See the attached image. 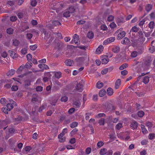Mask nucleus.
Wrapping results in <instances>:
<instances>
[{
    "mask_svg": "<svg viewBox=\"0 0 155 155\" xmlns=\"http://www.w3.org/2000/svg\"><path fill=\"white\" fill-rule=\"evenodd\" d=\"M10 121L8 120H5L0 122V129L3 128L5 130L8 127L7 125L9 124Z\"/></svg>",
    "mask_w": 155,
    "mask_h": 155,
    "instance_id": "obj_1",
    "label": "nucleus"
},
{
    "mask_svg": "<svg viewBox=\"0 0 155 155\" xmlns=\"http://www.w3.org/2000/svg\"><path fill=\"white\" fill-rule=\"evenodd\" d=\"M83 90V86L82 84L78 83V84L75 87V89L74 91V92H75V91H77L79 92H81Z\"/></svg>",
    "mask_w": 155,
    "mask_h": 155,
    "instance_id": "obj_2",
    "label": "nucleus"
},
{
    "mask_svg": "<svg viewBox=\"0 0 155 155\" xmlns=\"http://www.w3.org/2000/svg\"><path fill=\"white\" fill-rule=\"evenodd\" d=\"M73 38L74 43L77 45H79L80 44L79 36L76 34H75Z\"/></svg>",
    "mask_w": 155,
    "mask_h": 155,
    "instance_id": "obj_3",
    "label": "nucleus"
},
{
    "mask_svg": "<svg viewBox=\"0 0 155 155\" xmlns=\"http://www.w3.org/2000/svg\"><path fill=\"white\" fill-rule=\"evenodd\" d=\"M126 35L125 32L122 31L121 33H119L117 37V38L118 40H120L124 38Z\"/></svg>",
    "mask_w": 155,
    "mask_h": 155,
    "instance_id": "obj_4",
    "label": "nucleus"
},
{
    "mask_svg": "<svg viewBox=\"0 0 155 155\" xmlns=\"http://www.w3.org/2000/svg\"><path fill=\"white\" fill-rule=\"evenodd\" d=\"M104 47L102 45H100L97 49L96 53V54H100L103 51Z\"/></svg>",
    "mask_w": 155,
    "mask_h": 155,
    "instance_id": "obj_5",
    "label": "nucleus"
},
{
    "mask_svg": "<svg viewBox=\"0 0 155 155\" xmlns=\"http://www.w3.org/2000/svg\"><path fill=\"white\" fill-rule=\"evenodd\" d=\"M130 40L129 38L127 37H125L123 40L121 41V44L124 45H127L130 43Z\"/></svg>",
    "mask_w": 155,
    "mask_h": 155,
    "instance_id": "obj_6",
    "label": "nucleus"
},
{
    "mask_svg": "<svg viewBox=\"0 0 155 155\" xmlns=\"http://www.w3.org/2000/svg\"><path fill=\"white\" fill-rule=\"evenodd\" d=\"M65 64L67 66H72L74 64V62L71 59H68L65 62Z\"/></svg>",
    "mask_w": 155,
    "mask_h": 155,
    "instance_id": "obj_7",
    "label": "nucleus"
},
{
    "mask_svg": "<svg viewBox=\"0 0 155 155\" xmlns=\"http://www.w3.org/2000/svg\"><path fill=\"white\" fill-rule=\"evenodd\" d=\"M73 104L74 107L76 108H79L81 106V103L79 101H74Z\"/></svg>",
    "mask_w": 155,
    "mask_h": 155,
    "instance_id": "obj_8",
    "label": "nucleus"
},
{
    "mask_svg": "<svg viewBox=\"0 0 155 155\" xmlns=\"http://www.w3.org/2000/svg\"><path fill=\"white\" fill-rule=\"evenodd\" d=\"M106 93L105 90L104 89H102L99 92V96L100 97H103L106 94Z\"/></svg>",
    "mask_w": 155,
    "mask_h": 155,
    "instance_id": "obj_9",
    "label": "nucleus"
},
{
    "mask_svg": "<svg viewBox=\"0 0 155 155\" xmlns=\"http://www.w3.org/2000/svg\"><path fill=\"white\" fill-rule=\"evenodd\" d=\"M120 51V47L118 46H115L112 49V51L115 53H118Z\"/></svg>",
    "mask_w": 155,
    "mask_h": 155,
    "instance_id": "obj_10",
    "label": "nucleus"
},
{
    "mask_svg": "<svg viewBox=\"0 0 155 155\" xmlns=\"http://www.w3.org/2000/svg\"><path fill=\"white\" fill-rule=\"evenodd\" d=\"M137 123L135 121H133L130 125V127L134 129L137 128Z\"/></svg>",
    "mask_w": 155,
    "mask_h": 155,
    "instance_id": "obj_11",
    "label": "nucleus"
},
{
    "mask_svg": "<svg viewBox=\"0 0 155 155\" xmlns=\"http://www.w3.org/2000/svg\"><path fill=\"white\" fill-rule=\"evenodd\" d=\"M121 84V80L120 79H117L115 83V88L116 89H118Z\"/></svg>",
    "mask_w": 155,
    "mask_h": 155,
    "instance_id": "obj_12",
    "label": "nucleus"
},
{
    "mask_svg": "<svg viewBox=\"0 0 155 155\" xmlns=\"http://www.w3.org/2000/svg\"><path fill=\"white\" fill-rule=\"evenodd\" d=\"M107 95L109 96L112 95L114 93L113 90L111 87L108 88L107 90Z\"/></svg>",
    "mask_w": 155,
    "mask_h": 155,
    "instance_id": "obj_13",
    "label": "nucleus"
},
{
    "mask_svg": "<svg viewBox=\"0 0 155 155\" xmlns=\"http://www.w3.org/2000/svg\"><path fill=\"white\" fill-rule=\"evenodd\" d=\"M38 67L41 68H43V69H49L48 66L46 64H40L38 65Z\"/></svg>",
    "mask_w": 155,
    "mask_h": 155,
    "instance_id": "obj_14",
    "label": "nucleus"
},
{
    "mask_svg": "<svg viewBox=\"0 0 155 155\" xmlns=\"http://www.w3.org/2000/svg\"><path fill=\"white\" fill-rule=\"evenodd\" d=\"M139 30V29L137 28L136 26H134L131 29L130 32V34H131L132 33V35H133V32H137Z\"/></svg>",
    "mask_w": 155,
    "mask_h": 155,
    "instance_id": "obj_15",
    "label": "nucleus"
},
{
    "mask_svg": "<svg viewBox=\"0 0 155 155\" xmlns=\"http://www.w3.org/2000/svg\"><path fill=\"white\" fill-rule=\"evenodd\" d=\"M9 52L10 53V56L12 57L14 59L16 58L17 55L14 51H9Z\"/></svg>",
    "mask_w": 155,
    "mask_h": 155,
    "instance_id": "obj_16",
    "label": "nucleus"
},
{
    "mask_svg": "<svg viewBox=\"0 0 155 155\" xmlns=\"http://www.w3.org/2000/svg\"><path fill=\"white\" fill-rule=\"evenodd\" d=\"M150 78L149 77L146 76L143 77V82L145 84L148 83L149 81Z\"/></svg>",
    "mask_w": 155,
    "mask_h": 155,
    "instance_id": "obj_17",
    "label": "nucleus"
},
{
    "mask_svg": "<svg viewBox=\"0 0 155 155\" xmlns=\"http://www.w3.org/2000/svg\"><path fill=\"white\" fill-rule=\"evenodd\" d=\"M87 37L90 39H91L94 37V34L92 31H89L87 33Z\"/></svg>",
    "mask_w": 155,
    "mask_h": 155,
    "instance_id": "obj_18",
    "label": "nucleus"
},
{
    "mask_svg": "<svg viewBox=\"0 0 155 155\" xmlns=\"http://www.w3.org/2000/svg\"><path fill=\"white\" fill-rule=\"evenodd\" d=\"M15 71L14 69H12L8 71L7 74L8 76H12L15 73Z\"/></svg>",
    "mask_w": 155,
    "mask_h": 155,
    "instance_id": "obj_19",
    "label": "nucleus"
},
{
    "mask_svg": "<svg viewBox=\"0 0 155 155\" xmlns=\"http://www.w3.org/2000/svg\"><path fill=\"white\" fill-rule=\"evenodd\" d=\"M54 76L56 78L59 79L61 76V73L60 71L56 72L55 73Z\"/></svg>",
    "mask_w": 155,
    "mask_h": 155,
    "instance_id": "obj_20",
    "label": "nucleus"
},
{
    "mask_svg": "<svg viewBox=\"0 0 155 155\" xmlns=\"http://www.w3.org/2000/svg\"><path fill=\"white\" fill-rule=\"evenodd\" d=\"M104 57H106L107 58H102V62L103 64H106L109 61V59L107 58V57H106V56H104Z\"/></svg>",
    "mask_w": 155,
    "mask_h": 155,
    "instance_id": "obj_21",
    "label": "nucleus"
},
{
    "mask_svg": "<svg viewBox=\"0 0 155 155\" xmlns=\"http://www.w3.org/2000/svg\"><path fill=\"white\" fill-rule=\"evenodd\" d=\"M141 128L142 132L143 134H146L148 132V131L145 128V126L143 125H141Z\"/></svg>",
    "mask_w": 155,
    "mask_h": 155,
    "instance_id": "obj_22",
    "label": "nucleus"
},
{
    "mask_svg": "<svg viewBox=\"0 0 155 155\" xmlns=\"http://www.w3.org/2000/svg\"><path fill=\"white\" fill-rule=\"evenodd\" d=\"M152 6L150 4H148L146 7V11L148 12L151 10L152 8Z\"/></svg>",
    "mask_w": 155,
    "mask_h": 155,
    "instance_id": "obj_23",
    "label": "nucleus"
},
{
    "mask_svg": "<svg viewBox=\"0 0 155 155\" xmlns=\"http://www.w3.org/2000/svg\"><path fill=\"white\" fill-rule=\"evenodd\" d=\"M25 68L24 65H21L20 68H19L17 71V72L18 74H20L21 72Z\"/></svg>",
    "mask_w": 155,
    "mask_h": 155,
    "instance_id": "obj_24",
    "label": "nucleus"
},
{
    "mask_svg": "<svg viewBox=\"0 0 155 155\" xmlns=\"http://www.w3.org/2000/svg\"><path fill=\"white\" fill-rule=\"evenodd\" d=\"M6 107L9 111H10L13 108V106L11 103H9L7 104Z\"/></svg>",
    "mask_w": 155,
    "mask_h": 155,
    "instance_id": "obj_25",
    "label": "nucleus"
},
{
    "mask_svg": "<svg viewBox=\"0 0 155 155\" xmlns=\"http://www.w3.org/2000/svg\"><path fill=\"white\" fill-rule=\"evenodd\" d=\"M2 111L4 112L5 114H8L9 110L6 107H4L2 108Z\"/></svg>",
    "mask_w": 155,
    "mask_h": 155,
    "instance_id": "obj_26",
    "label": "nucleus"
},
{
    "mask_svg": "<svg viewBox=\"0 0 155 155\" xmlns=\"http://www.w3.org/2000/svg\"><path fill=\"white\" fill-rule=\"evenodd\" d=\"M104 84L103 83L97 82L96 85V87L99 88H101L103 86Z\"/></svg>",
    "mask_w": 155,
    "mask_h": 155,
    "instance_id": "obj_27",
    "label": "nucleus"
},
{
    "mask_svg": "<svg viewBox=\"0 0 155 155\" xmlns=\"http://www.w3.org/2000/svg\"><path fill=\"white\" fill-rule=\"evenodd\" d=\"M38 100L37 97L36 95H33V97L32 98L31 101L33 103H34L36 102Z\"/></svg>",
    "mask_w": 155,
    "mask_h": 155,
    "instance_id": "obj_28",
    "label": "nucleus"
},
{
    "mask_svg": "<svg viewBox=\"0 0 155 155\" xmlns=\"http://www.w3.org/2000/svg\"><path fill=\"white\" fill-rule=\"evenodd\" d=\"M107 150L106 148L101 149L100 151V154L101 155H104L106 154Z\"/></svg>",
    "mask_w": 155,
    "mask_h": 155,
    "instance_id": "obj_29",
    "label": "nucleus"
},
{
    "mask_svg": "<svg viewBox=\"0 0 155 155\" xmlns=\"http://www.w3.org/2000/svg\"><path fill=\"white\" fill-rule=\"evenodd\" d=\"M78 125V123L76 122H74L70 124V127H71L73 128L77 127Z\"/></svg>",
    "mask_w": 155,
    "mask_h": 155,
    "instance_id": "obj_30",
    "label": "nucleus"
},
{
    "mask_svg": "<svg viewBox=\"0 0 155 155\" xmlns=\"http://www.w3.org/2000/svg\"><path fill=\"white\" fill-rule=\"evenodd\" d=\"M123 19L122 18H117L116 20V22L119 25L120 24L123 23Z\"/></svg>",
    "mask_w": 155,
    "mask_h": 155,
    "instance_id": "obj_31",
    "label": "nucleus"
},
{
    "mask_svg": "<svg viewBox=\"0 0 155 155\" xmlns=\"http://www.w3.org/2000/svg\"><path fill=\"white\" fill-rule=\"evenodd\" d=\"M99 124L100 125H104L105 124V119L103 118H101L99 121Z\"/></svg>",
    "mask_w": 155,
    "mask_h": 155,
    "instance_id": "obj_32",
    "label": "nucleus"
},
{
    "mask_svg": "<svg viewBox=\"0 0 155 155\" xmlns=\"http://www.w3.org/2000/svg\"><path fill=\"white\" fill-rule=\"evenodd\" d=\"M13 44L15 46H17L19 44V42L17 39H15L12 40Z\"/></svg>",
    "mask_w": 155,
    "mask_h": 155,
    "instance_id": "obj_33",
    "label": "nucleus"
},
{
    "mask_svg": "<svg viewBox=\"0 0 155 155\" xmlns=\"http://www.w3.org/2000/svg\"><path fill=\"white\" fill-rule=\"evenodd\" d=\"M137 115L139 117H141L144 115V113L143 111L140 110L138 112Z\"/></svg>",
    "mask_w": 155,
    "mask_h": 155,
    "instance_id": "obj_34",
    "label": "nucleus"
},
{
    "mask_svg": "<svg viewBox=\"0 0 155 155\" xmlns=\"http://www.w3.org/2000/svg\"><path fill=\"white\" fill-rule=\"evenodd\" d=\"M13 31V29L11 28H9L6 30L7 33L9 35L12 34Z\"/></svg>",
    "mask_w": 155,
    "mask_h": 155,
    "instance_id": "obj_35",
    "label": "nucleus"
},
{
    "mask_svg": "<svg viewBox=\"0 0 155 155\" xmlns=\"http://www.w3.org/2000/svg\"><path fill=\"white\" fill-rule=\"evenodd\" d=\"M70 13L68 11L65 12L63 14V16L66 18L69 17L70 16Z\"/></svg>",
    "mask_w": 155,
    "mask_h": 155,
    "instance_id": "obj_36",
    "label": "nucleus"
},
{
    "mask_svg": "<svg viewBox=\"0 0 155 155\" xmlns=\"http://www.w3.org/2000/svg\"><path fill=\"white\" fill-rule=\"evenodd\" d=\"M128 66L127 64H124L121 66L119 69L120 70H122L127 67Z\"/></svg>",
    "mask_w": 155,
    "mask_h": 155,
    "instance_id": "obj_37",
    "label": "nucleus"
},
{
    "mask_svg": "<svg viewBox=\"0 0 155 155\" xmlns=\"http://www.w3.org/2000/svg\"><path fill=\"white\" fill-rule=\"evenodd\" d=\"M148 25L150 28H153L155 26L154 22L153 21H150L149 24Z\"/></svg>",
    "mask_w": 155,
    "mask_h": 155,
    "instance_id": "obj_38",
    "label": "nucleus"
},
{
    "mask_svg": "<svg viewBox=\"0 0 155 155\" xmlns=\"http://www.w3.org/2000/svg\"><path fill=\"white\" fill-rule=\"evenodd\" d=\"M68 99V98L66 96H63L61 98V101L65 102H66Z\"/></svg>",
    "mask_w": 155,
    "mask_h": 155,
    "instance_id": "obj_39",
    "label": "nucleus"
},
{
    "mask_svg": "<svg viewBox=\"0 0 155 155\" xmlns=\"http://www.w3.org/2000/svg\"><path fill=\"white\" fill-rule=\"evenodd\" d=\"M37 3V2L36 0H34L31 1L30 4L32 6L35 7Z\"/></svg>",
    "mask_w": 155,
    "mask_h": 155,
    "instance_id": "obj_40",
    "label": "nucleus"
},
{
    "mask_svg": "<svg viewBox=\"0 0 155 155\" xmlns=\"http://www.w3.org/2000/svg\"><path fill=\"white\" fill-rule=\"evenodd\" d=\"M75 10V9L74 7L71 6L69 8V9L68 10V11L70 13H72L74 12Z\"/></svg>",
    "mask_w": 155,
    "mask_h": 155,
    "instance_id": "obj_41",
    "label": "nucleus"
},
{
    "mask_svg": "<svg viewBox=\"0 0 155 155\" xmlns=\"http://www.w3.org/2000/svg\"><path fill=\"white\" fill-rule=\"evenodd\" d=\"M137 55L138 52L137 51H134L131 53V57L132 58H135Z\"/></svg>",
    "mask_w": 155,
    "mask_h": 155,
    "instance_id": "obj_42",
    "label": "nucleus"
},
{
    "mask_svg": "<svg viewBox=\"0 0 155 155\" xmlns=\"http://www.w3.org/2000/svg\"><path fill=\"white\" fill-rule=\"evenodd\" d=\"M7 102V101L4 98H2L1 99V103L3 105L5 104Z\"/></svg>",
    "mask_w": 155,
    "mask_h": 155,
    "instance_id": "obj_43",
    "label": "nucleus"
},
{
    "mask_svg": "<svg viewBox=\"0 0 155 155\" xmlns=\"http://www.w3.org/2000/svg\"><path fill=\"white\" fill-rule=\"evenodd\" d=\"M115 38L114 37H111L110 38H109L107 39V40H108V43H110L112 42H113L115 40Z\"/></svg>",
    "mask_w": 155,
    "mask_h": 155,
    "instance_id": "obj_44",
    "label": "nucleus"
},
{
    "mask_svg": "<svg viewBox=\"0 0 155 155\" xmlns=\"http://www.w3.org/2000/svg\"><path fill=\"white\" fill-rule=\"evenodd\" d=\"M47 106V105H43L42 106L39 107V109L38 110V112H41V111H42V110L45 109V108H46Z\"/></svg>",
    "mask_w": 155,
    "mask_h": 155,
    "instance_id": "obj_45",
    "label": "nucleus"
},
{
    "mask_svg": "<svg viewBox=\"0 0 155 155\" xmlns=\"http://www.w3.org/2000/svg\"><path fill=\"white\" fill-rule=\"evenodd\" d=\"M10 20L12 21H15L17 20V17L15 16H12L10 17Z\"/></svg>",
    "mask_w": 155,
    "mask_h": 155,
    "instance_id": "obj_46",
    "label": "nucleus"
},
{
    "mask_svg": "<svg viewBox=\"0 0 155 155\" xmlns=\"http://www.w3.org/2000/svg\"><path fill=\"white\" fill-rule=\"evenodd\" d=\"M104 144V143L101 141H99L97 144V146L99 148H100Z\"/></svg>",
    "mask_w": 155,
    "mask_h": 155,
    "instance_id": "obj_47",
    "label": "nucleus"
},
{
    "mask_svg": "<svg viewBox=\"0 0 155 155\" xmlns=\"http://www.w3.org/2000/svg\"><path fill=\"white\" fill-rule=\"evenodd\" d=\"M155 137V135L153 133L150 134L148 136V138L150 140L153 139Z\"/></svg>",
    "mask_w": 155,
    "mask_h": 155,
    "instance_id": "obj_48",
    "label": "nucleus"
},
{
    "mask_svg": "<svg viewBox=\"0 0 155 155\" xmlns=\"http://www.w3.org/2000/svg\"><path fill=\"white\" fill-rule=\"evenodd\" d=\"M122 127V124L121 123L118 124L116 126V128L117 129L119 130Z\"/></svg>",
    "mask_w": 155,
    "mask_h": 155,
    "instance_id": "obj_49",
    "label": "nucleus"
},
{
    "mask_svg": "<svg viewBox=\"0 0 155 155\" xmlns=\"http://www.w3.org/2000/svg\"><path fill=\"white\" fill-rule=\"evenodd\" d=\"M151 60L150 59H148L147 60H146L145 62V65H146L147 66H150V63H151Z\"/></svg>",
    "mask_w": 155,
    "mask_h": 155,
    "instance_id": "obj_50",
    "label": "nucleus"
},
{
    "mask_svg": "<svg viewBox=\"0 0 155 155\" xmlns=\"http://www.w3.org/2000/svg\"><path fill=\"white\" fill-rule=\"evenodd\" d=\"M37 46L36 45H31L30 46V49L33 51L35 50L37 48Z\"/></svg>",
    "mask_w": 155,
    "mask_h": 155,
    "instance_id": "obj_51",
    "label": "nucleus"
},
{
    "mask_svg": "<svg viewBox=\"0 0 155 155\" xmlns=\"http://www.w3.org/2000/svg\"><path fill=\"white\" fill-rule=\"evenodd\" d=\"M52 24L55 26L61 25V23L58 21H53Z\"/></svg>",
    "mask_w": 155,
    "mask_h": 155,
    "instance_id": "obj_52",
    "label": "nucleus"
},
{
    "mask_svg": "<svg viewBox=\"0 0 155 155\" xmlns=\"http://www.w3.org/2000/svg\"><path fill=\"white\" fill-rule=\"evenodd\" d=\"M27 60L28 61H31L32 57L31 55L30 54H28L27 55Z\"/></svg>",
    "mask_w": 155,
    "mask_h": 155,
    "instance_id": "obj_53",
    "label": "nucleus"
},
{
    "mask_svg": "<svg viewBox=\"0 0 155 155\" xmlns=\"http://www.w3.org/2000/svg\"><path fill=\"white\" fill-rule=\"evenodd\" d=\"M36 90L37 91H42L43 90V87L41 86H38L36 87Z\"/></svg>",
    "mask_w": 155,
    "mask_h": 155,
    "instance_id": "obj_54",
    "label": "nucleus"
},
{
    "mask_svg": "<svg viewBox=\"0 0 155 155\" xmlns=\"http://www.w3.org/2000/svg\"><path fill=\"white\" fill-rule=\"evenodd\" d=\"M27 49L26 48H24L22 49L21 50V53L23 54H25L27 52Z\"/></svg>",
    "mask_w": 155,
    "mask_h": 155,
    "instance_id": "obj_55",
    "label": "nucleus"
},
{
    "mask_svg": "<svg viewBox=\"0 0 155 155\" xmlns=\"http://www.w3.org/2000/svg\"><path fill=\"white\" fill-rule=\"evenodd\" d=\"M75 110V109L74 108H71L68 110V113L69 114H71L74 112Z\"/></svg>",
    "mask_w": 155,
    "mask_h": 155,
    "instance_id": "obj_56",
    "label": "nucleus"
},
{
    "mask_svg": "<svg viewBox=\"0 0 155 155\" xmlns=\"http://www.w3.org/2000/svg\"><path fill=\"white\" fill-rule=\"evenodd\" d=\"M11 89L12 91H16L18 90V86L17 85H13Z\"/></svg>",
    "mask_w": 155,
    "mask_h": 155,
    "instance_id": "obj_57",
    "label": "nucleus"
},
{
    "mask_svg": "<svg viewBox=\"0 0 155 155\" xmlns=\"http://www.w3.org/2000/svg\"><path fill=\"white\" fill-rule=\"evenodd\" d=\"M101 29L103 31H106L107 29V26L104 25H103L101 26Z\"/></svg>",
    "mask_w": 155,
    "mask_h": 155,
    "instance_id": "obj_58",
    "label": "nucleus"
},
{
    "mask_svg": "<svg viewBox=\"0 0 155 155\" xmlns=\"http://www.w3.org/2000/svg\"><path fill=\"white\" fill-rule=\"evenodd\" d=\"M21 120V117H18L17 118H16L15 119V121L19 123Z\"/></svg>",
    "mask_w": 155,
    "mask_h": 155,
    "instance_id": "obj_59",
    "label": "nucleus"
},
{
    "mask_svg": "<svg viewBox=\"0 0 155 155\" xmlns=\"http://www.w3.org/2000/svg\"><path fill=\"white\" fill-rule=\"evenodd\" d=\"M114 18V17L112 15H110L107 18V20L109 21H111L113 20Z\"/></svg>",
    "mask_w": 155,
    "mask_h": 155,
    "instance_id": "obj_60",
    "label": "nucleus"
},
{
    "mask_svg": "<svg viewBox=\"0 0 155 155\" xmlns=\"http://www.w3.org/2000/svg\"><path fill=\"white\" fill-rule=\"evenodd\" d=\"M108 71L107 68H105L101 72V73L103 74H106L108 72Z\"/></svg>",
    "mask_w": 155,
    "mask_h": 155,
    "instance_id": "obj_61",
    "label": "nucleus"
},
{
    "mask_svg": "<svg viewBox=\"0 0 155 155\" xmlns=\"http://www.w3.org/2000/svg\"><path fill=\"white\" fill-rule=\"evenodd\" d=\"M15 131V130L13 128H10L9 129L8 132L9 133L11 134H13L14 133Z\"/></svg>",
    "mask_w": 155,
    "mask_h": 155,
    "instance_id": "obj_62",
    "label": "nucleus"
},
{
    "mask_svg": "<svg viewBox=\"0 0 155 155\" xmlns=\"http://www.w3.org/2000/svg\"><path fill=\"white\" fill-rule=\"evenodd\" d=\"M152 46L150 48L149 50L151 53H153L155 51V46Z\"/></svg>",
    "mask_w": 155,
    "mask_h": 155,
    "instance_id": "obj_63",
    "label": "nucleus"
},
{
    "mask_svg": "<svg viewBox=\"0 0 155 155\" xmlns=\"http://www.w3.org/2000/svg\"><path fill=\"white\" fill-rule=\"evenodd\" d=\"M110 26L111 28H114L116 27V25L114 22H112L110 24Z\"/></svg>",
    "mask_w": 155,
    "mask_h": 155,
    "instance_id": "obj_64",
    "label": "nucleus"
}]
</instances>
